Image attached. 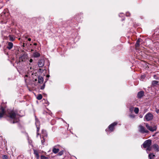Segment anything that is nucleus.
Segmentation results:
<instances>
[{
    "label": "nucleus",
    "instance_id": "obj_1",
    "mask_svg": "<svg viewBox=\"0 0 159 159\" xmlns=\"http://www.w3.org/2000/svg\"><path fill=\"white\" fill-rule=\"evenodd\" d=\"M7 116L10 118V122L11 123H17L19 120L18 114L13 111H11L9 113L8 115Z\"/></svg>",
    "mask_w": 159,
    "mask_h": 159
},
{
    "label": "nucleus",
    "instance_id": "obj_2",
    "mask_svg": "<svg viewBox=\"0 0 159 159\" xmlns=\"http://www.w3.org/2000/svg\"><path fill=\"white\" fill-rule=\"evenodd\" d=\"M152 140L150 139H148L145 141L142 145L144 148H147L146 151L147 152L150 151L152 149V147L151 146L152 144Z\"/></svg>",
    "mask_w": 159,
    "mask_h": 159
},
{
    "label": "nucleus",
    "instance_id": "obj_3",
    "mask_svg": "<svg viewBox=\"0 0 159 159\" xmlns=\"http://www.w3.org/2000/svg\"><path fill=\"white\" fill-rule=\"evenodd\" d=\"M6 107V105L5 104L2 103L1 104L0 108V119L5 116Z\"/></svg>",
    "mask_w": 159,
    "mask_h": 159
},
{
    "label": "nucleus",
    "instance_id": "obj_4",
    "mask_svg": "<svg viewBox=\"0 0 159 159\" xmlns=\"http://www.w3.org/2000/svg\"><path fill=\"white\" fill-rule=\"evenodd\" d=\"M139 131L142 134L148 133L149 131L146 129L145 128L141 125L139 126Z\"/></svg>",
    "mask_w": 159,
    "mask_h": 159
},
{
    "label": "nucleus",
    "instance_id": "obj_5",
    "mask_svg": "<svg viewBox=\"0 0 159 159\" xmlns=\"http://www.w3.org/2000/svg\"><path fill=\"white\" fill-rule=\"evenodd\" d=\"M27 58L28 56L27 54L26 53H24L21 56L19 57V61L18 62H17V64L18 63H19L20 61H26L27 59Z\"/></svg>",
    "mask_w": 159,
    "mask_h": 159
},
{
    "label": "nucleus",
    "instance_id": "obj_6",
    "mask_svg": "<svg viewBox=\"0 0 159 159\" xmlns=\"http://www.w3.org/2000/svg\"><path fill=\"white\" fill-rule=\"evenodd\" d=\"M153 118V115L150 113H148L146 114L144 117L146 121H149L152 120Z\"/></svg>",
    "mask_w": 159,
    "mask_h": 159
},
{
    "label": "nucleus",
    "instance_id": "obj_7",
    "mask_svg": "<svg viewBox=\"0 0 159 159\" xmlns=\"http://www.w3.org/2000/svg\"><path fill=\"white\" fill-rule=\"evenodd\" d=\"M145 126L150 131L153 132L154 131H156L157 128L156 126H153L152 127L151 126H150L147 123H145Z\"/></svg>",
    "mask_w": 159,
    "mask_h": 159
},
{
    "label": "nucleus",
    "instance_id": "obj_8",
    "mask_svg": "<svg viewBox=\"0 0 159 159\" xmlns=\"http://www.w3.org/2000/svg\"><path fill=\"white\" fill-rule=\"evenodd\" d=\"M117 124V122H114L110 125L108 126V128L109 130L111 132L113 131L114 130L115 126Z\"/></svg>",
    "mask_w": 159,
    "mask_h": 159
},
{
    "label": "nucleus",
    "instance_id": "obj_9",
    "mask_svg": "<svg viewBox=\"0 0 159 159\" xmlns=\"http://www.w3.org/2000/svg\"><path fill=\"white\" fill-rule=\"evenodd\" d=\"M35 125L37 127V137L38 135H40L39 134V131L40 129V122L38 121H36Z\"/></svg>",
    "mask_w": 159,
    "mask_h": 159
},
{
    "label": "nucleus",
    "instance_id": "obj_10",
    "mask_svg": "<svg viewBox=\"0 0 159 159\" xmlns=\"http://www.w3.org/2000/svg\"><path fill=\"white\" fill-rule=\"evenodd\" d=\"M42 136L43 139H44V138L47 137L48 134L46 130L42 129Z\"/></svg>",
    "mask_w": 159,
    "mask_h": 159
},
{
    "label": "nucleus",
    "instance_id": "obj_11",
    "mask_svg": "<svg viewBox=\"0 0 159 159\" xmlns=\"http://www.w3.org/2000/svg\"><path fill=\"white\" fill-rule=\"evenodd\" d=\"M144 95V92L143 91H140L138 93L137 97L139 98H141Z\"/></svg>",
    "mask_w": 159,
    "mask_h": 159
},
{
    "label": "nucleus",
    "instance_id": "obj_12",
    "mask_svg": "<svg viewBox=\"0 0 159 159\" xmlns=\"http://www.w3.org/2000/svg\"><path fill=\"white\" fill-rule=\"evenodd\" d=\"M152 147L156 151H159V147L157 144H154L153 145Z\"/></svg>",
    "mask_w": 159,
    "mask_h": 159
},
{
    "label": "nucleus",
    "instance_id": "obj_13",
    "mask_svg": "<svg viewBox=\"0 0 159 159\" xmlns=\"http://www.w3.org/2000/svg\"><path fill=\"white\" fill-rule=\"evenodd\" d=\"M44 61L43 60H40L38 63V65L39 67H42L44 66Z\"/></svg>",
    "mask_w": 159,
    "mask_h": 159
},
{
    "label": "nucleus",
    "instance_id": "obj_14",
    "mask_svg": "<svg viewBox=\"0 0 159 159\" xmlns=\"http://www.w3.org/2000/svg\"><path fill=\"white\" fill-rule=\"evenodd\" d=\"M34 151V153L35 155V157H36L37 159H39V154L38 151L37 150L34 149H33Z\"/></svg>",
    "mask_w": 159,
    "mask_h": 159
},
{
    "label": "nucleus",
    "instance_id": "obj_15",
    "mask_svg": "<svg viewBox=\"0 0 159 159\" xmlns=\"http://www.w3.org/2000/svg\"><path fill=\"white\" fill-rule=\"evenodd\" d=\"M13 46V44L11 42H9L8 43V46L7 48L9 49H11Z\"/></svg>",
    "mask_w": 159,
    "mask_h": 159
},
{
    "label": "nucleus",
    "instance_id": "obj_16",
    "mask_svg": "<svg viewBox=\"0 0 159 159\" xmlns=\"http://www.w3.org/2000/svg\"><path fill=\"white\" fill-rule=\"evenodd\" d=\"M43 79L41 76H39L38 77V83L40 84H42L43 83Z\"/></svg>",
    "mask_w": 159,
    "mask_h": 159
},
{
    "label": "nucleus",
    "instance_id": "obj_17",
    "mask_svg": "<svg viewBox=\"0 0 159 159\" xmlns=\"http://www.w3.org/2000/svg\"><path fill=\"white\" fill-rule=\"evenodd\" d=\"M140 39H139L136 41V43L135 44V47L136 48H138L140 46Z\"/></svg>",
    "mask_w": 159,
    "mask_h": 159
},
{
    "label": "nucleus",
    "instance_id": "obj_18",
    "mask_svg": "<svg viewBox=\"0 0 159 159\" xmlns=\"http://www.w3.org/2000/svg\"><path fill=\"white\" fill-rule=\"evenodd\" d=\"M40 54L37 52H34L33 54V56L34 57H40Z\"/></svg>",
    "mask_w": 159,
    "mask_h": 159
},
{
    "label": "nucleus",
    "instance_id": "obj_19",
    "mask_svg": "<svg viewBox=\"0 0 159 159\" xmlns=\"http://www.w3.org/2000/svg\"><path fill=\"white\" fill-rule=\"evenodd\" d=\"M59 150V149L58 148H53L52 149V152L56 154L58 152Z\"/></svg>",
    "mask_w": 159,
    "mask_h": 159
},
{
    "label": "nucleus",
    "instance_id": "obj_20",
    "mask_svg": "<svg viewBox=\"0 0 159 159\" xmlns=\"http://www.w3.org/2000/svg\"><path fill=\"white\" fill-rule=\"evenodd\" d=\"M148 157L150 159H154L155 157V155L153 153H150L149 154Z\"/></svg>",
    "mask_w": 159,
    "mask_h": 159
},
{
    "label": "nucleus",
    "instance_id": "obj_21",
    "mask_svg": "<svg viewBox=\"0 0 159 159\" xmlns=\"http://www.w3.org/2000/svg\"><path fill=\"white\" fill-rule=\"evenodd\" d=\"M159 82L156 80H153L152 82V84L153 85H155L158 83Z\"/></svg>",
    "mask_w": 159,
    "mask_h": 159
},
{
    "label": "nucleus",
    "instance_id": "obj_22",
    "mask_svg": "<svg viewBox=\"0 0 159 159\" xmlns=\"http://www.w3.org/2000/svg\"><path fill=\"white\" fill-rule=\"evenodd\" d=\"M42 95L41 94H39L38 95L37 98L39 100H40L42 99Z\"/></svg>",
    "mask_w": 159,
    "mask_h": 159
},
{
    "label": "nucleus",
    "instance_id": "obj_23",
    "mask_svg": "<svg viewBox=\"0 0 159 159\" xmlns=\"http://www.w3.org/2000/svg\"><path fill=\"white\" fill-rule=\"evenodd\" d=\"M134 112L137 114L139 112V109L138 107H135L134 110Z\"/></svg>",
    "mask_w": 159,
    "mask_h": 159
},
{
    "label": "nucleus",
    "instance_id": "obj_24",
    "mask_svg": "<svg viewBox=\"0 0 159 159\" xmlns=\"http://www.w3.org/2000/svg\"><path fill=\"white\" fill-rule=\"evenodd\" d=\"M2 158L3 159H7L8 158V157L7 155H4L2 156Z\"/></svg>",
    "mask_w": 159,
    "mask_h": 159
},
{
    "label": "nucleus",
    "instance_id": "obj_25",
    "mask_svg": "<svg viewBox=\"0 0 159 159\" xmlns=\"http://www.w3.org/2000/svg\"><path fill=\"white\" fill-rule=\"evenodd\" d=\"M41 159H48V157H46L44 156H43V155H42L41 156Z\"/></svg>",
    "mask_w": 159,
    "mask_h": 159
},
{
    "label": "nucleus",
    "instance_id": "obj_26",
    "mask_svg": "<svg viewBox=\"0 0 159 159\" xmlns=\"http://www.w3.org/2000/svg\"><path fill=\"white\" fill-rule=\"evenodd\" d=\"M63 154V151H61L60 152L58 153V155L60 156H61Z\"/></svg>",
    "mask_w": 159,
    "mask_h": 159
},
{
    "label": "nucleus",
    "instance_id": "obj_27",
    "mask_svg": "<svg viewBox=\"0 0 159 159\" xmlns=\"http://www.w3.org/2000/svg\"><path fill=\"white\" fill-rule=\"evenodd\" d=\"M45 139H46V138H44V139H43V140H41V143H42V145H44V143L45 141Z\"/></svg>",
    "mask_w": 159,
    "mask_h": 159
},
{
    "label": "nucleus",
    "instance_id": "obj_28",
    "mask_svg": "<svg viewBox=\"0 0 159 159\" xmlns=\"http://www.w3.org/2000/svg\"><path fill=\"white\" fill-rule=\"evenodd\" d=\"M45 84H43V85L41 86L40 89H44L45 88Z\"/></svg>",
    "mask_w": 159,
    "mask_h": 159
},
{
    "label": "nucleus",
    "instance_id": "obj_29",
    "mask_svg": "<svg viewBox=\"0 0 159 159\" xmlns=\"http://www.w3.org/2000/svg\"><path fill=\"white\" fill-rule=\"evenodd\" d=\"M130 13L129 12H127L126 13V15L127 16H130Z\"/></svg>",
    "mask_w": 159,
    "mask_h": 159
},
{
    "label": "nucleus",
    "instance_id": "obj_30",
    "mask_svg": "<svg viewBox=\"0 0 159 159\" xmlns=\"http://www.w3.org/2000/svg\"><path fill=\"white\" fill-rule=\"evenodd\" d=\"M10 40L11 41H13L14 40V39L11 37V36H10Z\"/></svg>",
    "mask_w": 159,
    "mask_h": 159
},
{
    "label": "nucleus",
    "instance_id": "obj_31",
    "mask_svg": "<svg viewBox=\"0 0 159 159\" xmlns=\"http://www.w3.org/2000/svg\"><path fill=\"white\" fill-rule=\"evenodd\" d=\"M134 110V108L133 107H131L129 108V110L131 112H132Z\"/></svg>",
    "mask_w": 159,
    "mask_h": 159
},
{
    "label": "nucleus",
    "instance_id": "obj_32",
    "mask_svg": "<svg viewBox=\"0 0 159 159\" xmlns=\"http://www.w3.org/2000/svg\"><path fill=\"white\" fill-rule=\"evenodd\" d=\"M28 70L29 71H30V72H32V67H30V68H28Z\"/></svg>",
    "mask_w": 159,
    "mask_h": 159
},
{
    "label": "nucleus",
    "instance_id": "obj_33",
    "mask_svg": "<svg viewBox=\"0 0 159 159\" xmlns=\"http://www.w3.org/2000/svg\"><path fill=\"white\" fill-rule=\"evenodd\" d=\"M30 63H31L33 61V60L32 59H30L29 61Z\"/></svg>",
    "mask_w": 159,
    "mask_h": 159
},
{
    "label": "nucleus",
    "instance_id": "obj_34",
    "mask_svg": "<svg viewBox=\"0 0 159 159\" xmlns=\"http://www.w3.org/2000/svg\"><path fill=\"white\" fill-rule=\"evenodd\" d=\"M156 112L157 113H159V109H157L156 110Z\"/></svg>",
    "mask_w": 159,
    "mask_h": 159
},
{
    "label": "nucleus",
    "instance_id": "obj_35",
    "mask_svg": "<svg viewBox=\"0 0 159 159\" xmlns=\"http://www.w3.org/2000/svg\"><path fill=\"white\" fill-rule=\"evenodd\" d=\"M28 40L29 41H30L31 40V39L30 38H29L28 39Z\"/></svg>",
    "mask_w": 159,
    "mask_h": 159
},
{
    "label": "nucleus",
    "instance_id": "obj_36",
    "mask_svg": "<svg viewBox=\"0 0 159 159\" xmlns=\"http://www.w3.org/2000/svg\"><path fill=\"white\" fill-rule=\"evenodd\" d=\"M37 43H35L34 44V45H37Z\"/></svg>",
    "mask_w": 159,
    "mask_h": 159
},
{
    "label": "nucleus",
    "instance_id": "obj_37",
    "mask_svg": "<svg viewBox=\"0 0 159 159\" xmlns=\"http://www.w3.org/2000/svg\"><path fill=\"white\" fill-rule=\"evenodd\" d=\"M37 81V79H35L34 80V81Z\"/></svg>",
    "mask_w": 159,
    "mask_h": 159
},
{
    "label": "nucleus",
    "instance_id": "obj_38",
    "mask_svg": "<svg viewBox=\"0 0 159 159\" xmlns=\"http://www.w3.org/2000/svg\"><path fill=\"white\" fill-rule=\"evenodd\" d=\"M27 38V37H25V38Z\"/></svg>",
    "mask_w": 159,
    "mask_h": 159
}]
</instances>
